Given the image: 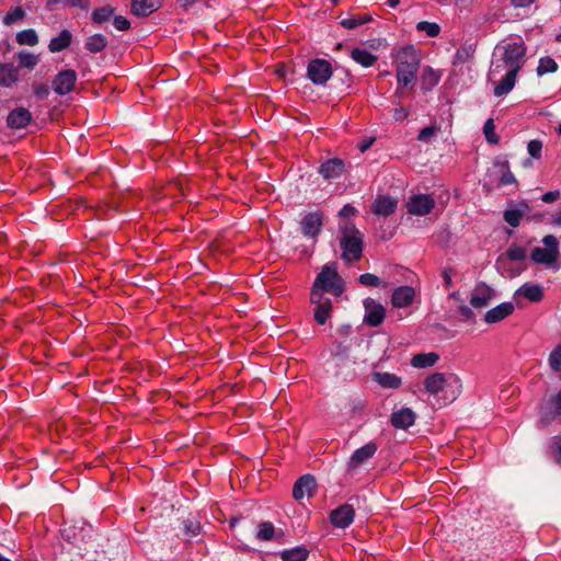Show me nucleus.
Returning <instances> with one entry per match:
<instances>
[{"mask_svg": "<svg viewBox=\"0 0 561 561\" xmlns=\"http://www.w3.org/2000/svg\"><path fill=\"white\" fill-rule=\"evenodd\" d=\"M15 39L19 45L35 46L38 43V36L33 28L19 32Z\"/></svg>", "mask_w": 561, "mask_h": 561, "instance_id": "34", "label": "nucleus"}, {"mask_svg": "<svg viewBox=\"0 0 561 561\" xmlns=\"http://www.w3.org/2000/svg\"><path fill=\"white\" fill-rule=\"evenodd\" d=\"M107 46V39L102 34H94L87 38L84 47L88 51L96 54L104 50Z\"/></svg>", "mask_w": 561, "mask_h": 561, "instance_id": "31", "label": "nucleus"}, {"mask_svg": "<svg viewBox=\"0 0 561 561\" xmlns=\"http://www.w3.org/2000/svg\"><path fill=\"white\" fill-rule=\"evenodd\" d=\"M425 390L432 396L443 393V399L453 402L460 394L462 383L455 374L433 373L423 381Z\"/></svg>", "mask_w": 561, "mask_h": 561, "instance_id": "2", "label": "nucleus"}, {"mask_svg": "<svg viewBox=\"0 0 561 561\" xmlns=\"http://www.w3.org/2000/svg\"><path fill=\"white\" fill-rule=\"evenodd\" d=\"M377 449H378V446L374 442H369L366 445H364L363 447L356 449L352 454V456L347 462V469L348 470L357 469L359 466H362L368 459H370L376 454Z\"/></svg>", "mask_w": 561, "mask_h": 561, "instance_id": "11", "label": "nucleus"}, {"mask_svg": "<svg viewBox=\"0 0 561 561\" xmlns=\"http://www.w3.org/2000/svg\"><path fill=\"white\" fill-rule=\"evenodd\" d=\"M33 119L32 113L25 107H16L9 112L7 126L10 129L26 128Z\"/></svg>", "mask_w": 561, "mask_h": 561, "instance_id": "12", "label": "nucleus"}, {"mask_svg": "<svg viewBox=\"0 0 561 561\" xmlns=\"http://www.w3.org/2000/svg\"><path fill=\"white\" fill-rule=\"evenodd\" d=\"M527 150L533 158L540 159L542 151V142L538 139H533L528 142Z\"/></svg>", "mask_w": 561, "mask_h": 561, "instance_id": "52", "label": "nucleus"}, {"mask_svg": "<svg viewBox=\"0 0 561 561\" xmlns=\"http://www.w3.org/2000/svg\"><path fill=\"white\" fill-rule=\"evenodd\" d=\"M373 378L382 388H387V389H398V388H400V386L402 383L401 378L391 373L376 371L373 374Z\"/></svg>", "mask_w": 561, "mask_h": 561, "instance_id": "25", "label": "nucleus"}, {"mask_svg": "<svg viewBox=\"0 0 561 561\" xmlns=\"http://www.w3.org/2000/svg\"><path fill=\"white\" fill-rule=\"evenodd\" d=\"M438 359L439 356L437 353H421L412 357L411 365L415 368H428L433 367Z\"/></svg>", "mask_w": 561, "mask_h": 561, "instance_id": "26", "label": "nucleus"}, {"mask_svg": "<svg viewBox=\"0 0 561 561\" xmlns=\"http://www.w3.org/2000/svg\"><path fill=\"white\" fill-rule=\"evenodd\" d=\"M515 7L524 8L530 5L534 0H511Z\"/></svg>", "mask_w": 561, "mask_h": 561, "instance_id": "61", "label": "nucleus"}, {"mask_svg": "<svg viewBox=\"0 0 561 561\" xmlns=\"http://www.w3.org/2000/svg\"><path fill=\"white\" fill-rule=\"evenodd\" d=\"M559 252L543 248H535L531 251L530 257L536 263L551 264L557 260Z\"/></svg>", "mask_w": 561, "mask_h": 561, "instance_id": "27", "label": "nucleus"}, {"mask_svg": "<svg viewBox=\"0 0 561 561\" xmlns=\"http://www.w3.org/2000/svg\"><path fill=\"white\" fill-rule=\"evenodd\" d=\"M351 57L354 61L363 67H371L377 61V56L363 48H354L351 51Z\"/></svg>", "mask_w": 561, "mask_h": 561, "instance_id": "28", "label": "nucleus"}, {"mask_svg": "<svg viewBox=\"0 0 561 561\" xmlns=\"http://www.w3.org/2000/svg\"><path fill=\"white\" fill-rule=\"evenodd\" d=\"M359 283L366 287H379L386 286V283H382L381 279L375 274L365 273L359 276Z\"/></svg>", "mask_w": 561, "mask_h": 561, "instance_id": "44", "label": "nucleus"}, {"mask_svg": "<svg viewBox=\"0 0 561 561\" xmlns=\"http://www.w3.org/2000/svg\"><path fill=\"white\" fill-rule=\"evenodd\" d=\"M493 290L484 283L478 284L470 297V305L473 308H483L486 307L492 299Z\"/></svg>", "mask_w": 561, "mask_h": 561, "instance_id": "19", "label": "nucleus"}, {"mask_svg": "<svg viewBox=\"0 0 561 561\" xmlns=\"http://www.w3.org/2000/svg\"><path fill=\"white\" fill-rule=\"evenodd\" d=\"M499 50H502V54L492 61L489 77L494 79L505 71V76L494 87V95L502 96L507 94L515 85L516 77L524 64L526 47L524 43H511L499 48Z\"/></svg>", "mask_w": 561, "mask_h": 561, "instance_id": "1", "label": "nucleus"}, {"mask_svg": "<svg viewBox=\"0 0 561 561\" xmlns=\"http://www.w3.org/2000/svg\"><path fill=\"white\" fill-rule=\"evenodd\" d=\"M547 412L545 413V417L547 420H553L561 413V392L551 397L547 403L546 408Z\"/></svg>", "mask_w": 561, "mask_h": 561, "instance_id": "33", "label": "nucleus"}, {"mask_svg": "<svg viewBox=\"0 0 561 561\" xmlns=\"http://www.w3.org/2000/svg\"><path fill=\"white\" fill-rule=\"evenodd\" d=\"M501 170H502V175L499 180L501 185L505 186V185L516 183V179H515L514 174L511 172L507 161H504L501 163Z\"/></svg>", "mask_w": 561, "mask_h": 561, "instance_id": "45", "label": "nucleus"}, {"mask_svg": "<svg viewBox=\"0 0 561 561\" xmlns=\"http://www.w3.org/2000/svg\"><path fill=\"white\" fill-rule=\"evenodd\" d=\"M76 82L77 73L75 70H62L54 78L53 89L57 94L66 95L75 89Z\"/></svg>", "mask_w": 561, "mask_h": 561, "instance_id": "8", "label": "nucleus"}, {"mask_svg": "<svg viewBox=\"0 0 561 561\" xmlns=\"http://www.w3.org/2000/svg\"><path fill=\"white\" fill-rule=\"evenodd\" d=\"M435 207V201L426 194H419L410 198L407 204L408 213L415 216H425Z\"/></svg>", "mask_w": 561, "mask_h": 561, "instance_id": "9", "label": "nucleus"}, {"mask_svg": "<svg viewBox=\"0 0 561 561\" xmlns=\"http://www.w3.org/2000/svg\"><path fill=\"white\" fill-rule=\"evenodd\" d=\"M20 66L32 70L39 61L38 56L28 51H20L18 54Z\"/></svg>", "mask_w": 561, "mask_h": 561, "instance_id": "40", "label": "nucleus"}, {"mask_svg": "<svg viewBox=\"0 0 561 561\" xmlns=\"http://www.w3.org/2000/svg\"><path fill=\"white\" fill-rule=\"evenodd\" d=\"M416 30L425 32L430 37H436L440 33V26L435 22L421 21L416 24Z\"/></svg>", "mask_w": 561, "mask_h": 561, "instance_id": "41", "label": "nucleus"}, {"mask_svg": "<svg viewBox=\"0 0 561 561\" xmlns=\"http://www.w3.org/2000/svg\"><path fill=\"white\" fill-rule=\"evenodd\" d=\"M308 557V549L300 546L293 549H286L280 553L282 561H306Z\"/></svg>", "mask_w": 561, "mask_h": 561, "instance_id": "30", "label": "nucleus"}, {"mask_svg": "<svg viewBox=\"0 0 561 561\" xmlns=\"http://www.w3.org/2000/svg\"><path fill=\"white\" fill-rule=\"evenodd\" d=\"M317 286H320L325 291L340 296L344 291V283L339 275L335 265H324L321 272L314 279Z\"/></svg>", "mask_w": 561, "mask_h": 561, "instance_id": "5", "label": "nucleus"}, {"mask_svg": "<svg viewBox=\"0 0 561 561\" xmlns=\"http://www.w3.org/2000/svg\"><path fill=\"white\" fill-rule=\"evenodd\" d=\"M324 291H325L324 289H322L320 286H317V284L313 283L311 293H310V302L312 305L318 306V305L324 304V301L331 300L330 298L324 297V295H323Z\"/></svg>", "mask_w": 561, "mask_h": 561, "instance_id": "43", "label": "nucleus"}, {"mask_svg": "<svg viewBox=\"0 0 561 561\" xmlns=\"http://www.w3.org/2000/svg\"><path fill=\"white\" fill-rule=\"evenodd\" d=\"M32 90L35 98L39 101L47 99L49 95V88L45 83H34Z\"/></svg>", "mask_w": 561, "mask_h": 561, "instance_id": "51", "label": "nucleus"}, {"mask_svg": "<svg viewBox=\"0 0 561 561\" xmlns=\"http://www.w3.org/2000/svg\"><path fill=\"white\" fill-rule=\"evenodd\" d=\"M551 449L556 461L561 465V435L552 438Z\"/></svg>", "mask_w": 561, "mask_h": 561, "instance_id": "55", "label": "nucleus"}, {"mask_svg": "<svg viewBox=\"0 0 561 561\" xmlns=\"http://www.w3.org/2000/svg\"><path fill=\"white\" fill-rule=\"evenodd\" d=\"M456 275V270L451 266H446L442 271V278L444 280V286L446 289H449L454 286L453 276Z\"/></svg>", "mask_w": 561, "mask_h": 561, "instance_id": "53", "label": "nucleus"}, {"mask_svg": "<svg viewBox=\"0 0 561 561\" xmlns=\"http://www.w3.org/2000/svg\"><path fill=\"white\" fill-rule=\"evenodd\" d=\"M275 534L274 525L271 522H263L257 526L256 538L261 541L273 539Z\"/></svg>", "mask_w": 561, "mask_h": 561, "instance_id": "39", "label": "nucleus"}, {"mask_svg": "<svg viewBox=\"0 0 561 561\" xmlns=\"http://www.w3.org/2000/svg\"><path fill=\"white\" fill-rule=\"evenodd\" d=\"M415 298V289L412 286L397 287L391 296L392 306L396 308H405L412 305Z\"/></svg>", "mask_w": 561, "mask_h": 561, "instance_id": "17", "label": "nucleus"}, {"mask_svg": "<svg viewBox=\"0 0 561 561\" xmlns=\"http://www.w3.org/2000/svg\"><path fill=\"white\" fill-rule=\"evenodd\" d=\"M301 231L305 237H317L322 227V216L320 213H308L300 222Z\"/></svg>", "mask_w": 561, "mask_h": 561, "instance_id": "16", "label": "nucleus"}, {"mask_svg": "<svg viewBox=\"0 0 561 561\" xmlns=\"http://www.w3.org/2000/svg\"><path fill=\"white\" fill-rule=\"evenodd\" d=\"M514 311V306L512 302H502L499 306L490 309L484 314V320L488 323H496L508 316H511Z\"/></svg>", "mask_w": 561, "mask_h": 561, "instance_id": "20", "label": "nucleus"}, {"mask_svg": "<svg viewBox=\"0 0 561 561\" xmlns=\"http://www.w3.org/2000/svg\"><path fill=\"white\" fill-rule=\"evenodd\" d=\"M410 115V111L403 106L396 107L393 110L392 117L397 122L404 121Z\"/></svg>", "mask_w": 561, "mask_h": 561, "instance_id": "57", "label": "nucleus"}, {"mask_svg": "<svg viewBox=\"0 0 561 561\" xmlns=\"http://www.w3.org/2000/svg\"><path fill=\"white\" fill-rule=\"evenodd\" d=\"M552 224L554 226H561V209L553 216Z\"/></svg>", "mask_w": 561, "mask_h": 561, "instance_id": "63", "label": "nucleus"}, {"mask_svg": "<svg viewBox=\"0 0 561 561\" xmlns=\"http://www.w3.org/2000/svg\"><path fill=\"white\" fill-rule=\"evenodd\" d=\"M356 214V208L353 207L350 204H346L342 207V209L339 211L340 217L342 218H348Z\"/></svg>", "mask_w": 561, "mask_h": 561, "instance_id": "59", "label": "nucleus"}, {"mask_svg": "<svg viewBox=\"0 0 561 561\" xmlns=\"http://www.w3.org/2000/svg\"><path fill=\"white\" fill-rule=\"evenodd\" d=\"M371 144H373V139L362 142L359 145V150L362 152L366 151L371 146Z\"/></svg>", "mask_w": 561, "mask_h": 561, "instance_id": "64", "label": "nucleus"}, {"mask_svg": "<svg viewBox=\"0 0 561 561\" xmlns=\"http://www.w3.org/2000/svg\"><path fill=\"white\" fill-rule=\"evenodd\" d=\"M333 69L331 64L321 58L311 60L307 67V77L314 84H324L332 77Z\"/></svg>", "mask_w": 561, "mask_h": 561, "instance_id": "6", "label": "nucleus"}, {"mask_svg": "<svg viewBox=\"0 0 561 561\" xmlns=\"http://www.w3.org/2000/svg\"><path fill=\"white\" fill-rule=\"evenodd\" d=\"M25 18V11L21 7L11 8L3 16V24L11 26Z\"/></svg>", "mask_w": 561, "mask_h": 561, "instance_id": "36", "label": "nucleus"}, {"mask_svg": "<svg viewBox=\"0 0 561 561\" xmlns=\"http://www.w3.org/2000/svg\"><path fill=\"white\" fill-rule=\"evenodd\" d=\"M72 42V34L68 30H62L57 37L50 39L48 49L51 53H59L68 48Z\"/></svg>", "mask_w": 561, "mask_h": 561, "instance_id": "23", "label": "nucleus"}, {"mask_svg": "<svg viewBox=\"0 0 561 561\" xmlns=\"http://www.w3.org/2000/svg\"><path fill=\"white\" fill-rule=\"evenodd\" d=\"M157 10L153 0H133L131 12L138 16H147Z\"/></svg>", "mask_w": 561, "mask_h": 561, "instance_id": "29", "label": "nucleus"}, {"mask_svg": "<svg viewBox=\"0 0 561 561\" xmlns=\"http://www.w3.org/2000/svg\"><path fill=\"white\" fill-rule=\"evenodd\" d=\"M317 491L316 479L311 474L300 477L293 488L295 500H302L305 496L311 497Z\"/></svg>", "mask_w": 561, "mask_h": 561, "instance_id": "13", "label": "nucleus"}, {"mask_svg": "<svg viewBox=\"0 0 561 561\" xmlns=\"http://www.w3.org/2000/svg\"><path fill=\"white\" fill-rule=\"evenodd\" d=\"M339 230L342 259L346 262L359 261L363 254V233L348 220L341 222Z\"/></svg>", "mask_w": 561, "mask_h": 561, "instance_id": "4", "label": "nucleus"}, {"mask_svg": "<svg viewBox=\"0 0 561 561\" xmlns=\"http://www.w3.org/2000/svg\"><path fill=\"white\" fill-rule=\"evenodd\" d=\"M184 534L188 537H196L201 533V524L194 519H186L183 522Z\"/></svg>", "mask_w": 561, "mask_h": 561, "instance_id": "48", "label": "nucleus"}, {"mask_svg": "<svg viewBox=\"0 0 561 561\" xmlns=\"http://www.w3.org/2000/svg\"><path fill=\"white\" fill-rule=\"evenodd\" d=\"M371 21V18L370 16H367V15H356V16H351V18H346V19H343L341 21V25L347 30H354V28H357L368 22Z\"/></svg>", "mask_w": 561, "mask_h": 561, "instance_id": "38", "label": "nucleus"}, {"mask_svg": "<svg viewBox=\"0 0 561 561\" xmlns=\"http://www.w3.org/2000/svg\"><path fill=\"white\" fill-rule=\"evenodd\" d=\"M549 364L554 371H561V344L551 352Z\"/></svg>", "mask_w": 561, "mask_h": 561, "instance_id": "50", "label": "nucleus"}, {"mask_svg": "<svg viewBox=\"0 0 561 561\" xmlns=\"http://www.w3.org/2000/svg\"><path fill=\"white\" fill-rule=\"evenodd\" d=\"M506 256L512 261H524L527 252L523 247L513 244L507 249Z\"/></svg>", "mask_w": 561, "mask_h": 561, "instance_id": "46", "label": "nucleus"}, {"mask_svg": "<svg viewBox=\"0 0 561 561\" xmlns=\"http://www.w3.org/2000/svg\"><path fill=\"white\" fill-rule=\"evenodd\" d=\"M440 76L432 68H425L423 70L422 80L424 84H428V87H434L439 82Z\"/></svg>", "mask_w": 561, "mask_h": 561, "instance_id": "47", "label": "nucleus"}, {"mask_svg": "<svg viewBox=\"0 0 561 561\" xmlns=\"http://www.w3.org/2000/svg\"><path fill=\"white\" fill-rule=\"evenodd\" d=\"M542 243L546 245L545 249L558 251V240L554 236L548 234L542 239Z\"/></svg>", "mask_w": 561, "mask_h": 561, "instance_id": "58", "label": "nucleus"}, {"mask_svg": "<svg viewBox=\"0 0 561 561\" xmlns=\"http://www.w3.org/2000/svg\"><path fill=\"white\" fill-rule=\"evenodd\" d=\"M416 415L410 408L394 411L390 416V423L394 428L407 430L415 422Z\"/></svg>", "mask_w": 561, "mask_h": 561, "instance_id": "18", "label": "nucleus"}, {"mask_svg": "<svg viewBox=\"0 0 561 561\" xmlns=\"http://www.w3.org/2000/svg\"><path fill=\"white\" fill-rule=\"evenodd\" d=\"M438 130V127L435 125L426 126L422 128L417 135V140L427 142Z\"/></svg>", "mask_w": 561, "mask_h": 561, "instance_id": "54", "label": "nucleus"}, {"mask_svg": "<svg viewBox=\"0 0 561 561\" xmlns=\"http://www.w3.org/2000/svg\"><path fill=\"white\" fill-rule=\"evenodd\" d=\"M113 25L118 31H127L130 27V22L123 15L114 18Z\"/></svg>", "mask_w": 561, "mask_h": 561, "instance_id": "56", "label": "nucleus"}, {"mask_svg": "<svg viewBox=\"0 0 561 561\" xmlns=\"http://www.w3.org/2000/svg\"><path fill=\"white\" fill-rule=\"evenodd\" d=\"M560 197L559 191H549L541 196V201L545 203H553Z\"/></svg>", "mask_w": 561, "mask_h": 561, "instance_id": "60", "label": "nucleus"}, {"mask_svg": "<svg viewBox=\"0 0 561 561\" xmlns=\"http://www.w3.org/2000/svg\"><path fill=\"white\" fill-rule=\"evenodd\" d=\"M516 296H522L531 302H539L543 298V289L539 284L525 283L517 289Z\"/></svg>", "mask_w": 561, "mask_h": 561, "instance_id": "21", "label": "nucleus"}, {"mask_svg": "<svg viewBox=\"0 0 561 561\" xmlns=\"http://www.w3.org/2000/svg\"><path fill=\"white\" fill-rule=\"evenodd\" d=\"M19 80V68L13 64L0 65V85L10 88Z\"/></svg>", "mask_w": 561, "mask_h": 561, "instance_id": "22", "label": "nucleus"}, {"mask_svg": "<svg viewBox=\"0 0 561 561\" xmlns=\"http://www.w3.org/2000/svg\"><path fill=\"white\" fill-rule=\"evenodd\" d=\"M331 311H332V301H324V304L316 306L313 318L314 321L323 325L327 323V321L331 318Z\"/></svg>", "mask_w": 561, "mask_h": 561, "instance_id": "32", "label": "nucleus"}, {"mask_svg": "<svg viewBox=\"0 0 561 561\" xmlns=\"http://www.w3.org/2000/svg\"><path fill=\"white\" fill-rule=\"evenodd\" d=\"M528 210V205L524 202L518 204V208L506 209L504 211V220L513 228L519 226L525 213Z\"/></svg>", "mask_w": 561, "mask_h": 561, "instance_id": "24", "label": "nucleus"}, {"mask_svg": "<svg viewBox=\"0 0 561 561\" xmlns=\"http://www.w3.org/2000/svg\"><path fill=\"white\" fill-rule=\"evenodd\" d=\"M398 206V201L389 195H377L371 211L376 216L388 217L392 215Z\"/></svg>", "mask_w": 561, "mask_h": 561, "instance_id": "14", "label": "nucleus"}, {"mask_svg": "<svg viewBox=\"0 0 561 561\" xmlns=\"http://www.w3.org/2000/svg\"><path fill=\"white\" fill-rule=\"evenodd\" d=\"M355 517V510L353 505L344 503L330 513V522L336 528H346L353 522Z\"/></svg>", "mask_w": 561, "mask_h": 561, "instance_id": "7", "label": "nucleus"}, {"mask_svg": "<svg viewBox=\"0 0 561 561\" xmlns=\"http://www.w3.org/2000/svg\"><path fill=\"white\" fill-rule=\"evenodd\" d=\"M397 83L409 85L416 80L420 67L417 50L412 46H404L398 49L394 55Z\"/></svg>", "mask_w": 561, "mask_h": 561, "instance_id": "3", "label": "nucleus"}, {"mask_svg": "<svg viewBox=\"0 0 561 561\" xmlns=\"http://www.w3.org/2000/svg\"><path fill=\"white\" fill-rule=\"evenodd\" d=\"M364 306L366 311L364 322L373 328L380 325L386 317V310L383 306L373 299H366L364 301Z\"/></svg>", "mask_w": 561, "mask_h": 561, "instance_id": "10", "label": "nucleus"}, {"mask_svg": "<svg viewBox=\"0 0 561 561\" xmlns=\"http://www.w3.org/2000/svg\"><path fill=\"white\" fill-rule=\"evenodd\" d=\"M407 85H400V83H398V87L396 89V92H394V95L398 96V98H403L404 96V88Z\"/></svg>", "mask_w": 561, "mask_h": 561, "instance_id": "62", "label": "nucleus"}, {"mask_svg": "<svg viewBox=\"0 0 561 561\" xmlns=\"http://www.w3.org/2000/svg\"><path fill=\"white\" fill-rule=\"evenodd\" d=\"M557 69H558V64L556 62V60L553 58L547 56V57H542L539 59V64L537 67V73L539 76H543L546 73H551V72L557 71Z\"/></svg>", "mask_w": 561, "mask_h": 561, "instance_id": "37", "label": "nucleus"}, {"mask_svg": "<svg viewBox=\"0 0 561 561\" xmlns=\"http://www.w3.org/2000/svg\"><path fill=\"white\" fill-rule=\"evenodd\" d=\"M46 3L48 7H54L56 4H64V5L71 7V8H75V7H80L82 9L88 8V3L84 2L83 0H46Z\"/></svg>", "mask_w": 561, "mask_h": 561, "instance_id": "49", "label": "nucleus"}, {"mask_svg": "<svg viewBox=\"0 0 561 561\" xmlns=\"http://www.w3.org/2000/svg\"><path fill=\"white\" fill-rule=\"evenodd\" d=\"M114 14V9L111 5L96 8L92 12V21L95 24H102L108 21Z\"/></svg>", "mask_w": 561, "mask_h": 561, "instance_id": "35", "label": "nucleus"}, {"mask_svg": "<svg viewBox=\"0 0 561 561\" xmlns=\"http://www.w3.org/2000/svg\"><path fill=\"white\" fill-rule=\"evenodd\" d=\"M483 134L485 136V139L490 144H497L500 140V137L495 133V125L492 118H489L483 126Z\"/></svg>", "mask_w": 561, "mask_h": 561, "instance_id": "42", "label": "nucleus"}, {"mask_svg": "<svg viewBox=\"0 0 561 561\" xmlns=\"http://www.w3.org/2000/svg\"><path fill=\"white\" fill-rule=\"evenodd\" d=\"M345 171V162L340 158H332L323 163L319 168V173L325 180H333L340 178Z\"/></svg>", "mask_w": 561, "mask_h": 561, "instance_id": "15", "label": "nucleus"}]
</instances>
